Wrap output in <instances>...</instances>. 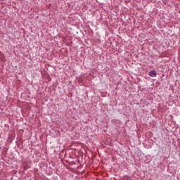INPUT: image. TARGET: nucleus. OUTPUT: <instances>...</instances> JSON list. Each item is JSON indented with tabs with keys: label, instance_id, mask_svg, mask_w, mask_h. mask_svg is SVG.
Instances as JSON below:
<instances>
[{
	"label": "nucleus",
	"instance_id": "f257e3e1",
	"mask_svg": "<svg viewBox=\"0 0 180 180\" xmlns=\"http://www.w3.org/2000/svg\"><path fill=\"white\" fill-rule=\"evenodd\" d=\"M148 75L152 77V78H154L155 77H157V72H155V70H152L148 73Z\"/></svg>",
	"mask_w": 180,
	"mask_h": 180
}]
</instances>
